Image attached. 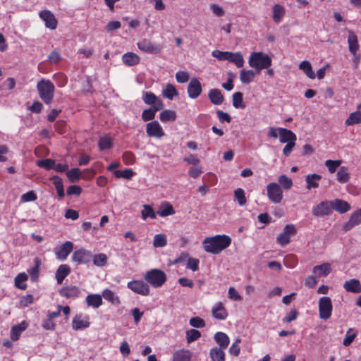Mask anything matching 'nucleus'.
Instances as JSON below:
<instances>
[{"label": "nucleus", "mask_w": 361, "mask_h": 361, "mask_svg": "<svg viewBox=\"0 0 361 361\" xmlns=\"http://www.w3.org/2000/svg\"><path fill=\"white\" fill-rule=\"evenodd\" d=\"M231 244V238L226 235H216L207 237L202 242L204 250L209 253L217 255Z\"/></svg>", "instance_id": "1"}, {"label": "nucleus", "mask_w": 361, "mask_h": 361, "mask_svg": "<svg viewBox=\"0 0 361 361\" xmlns=\"http://www.w3.org/2000/svg\"><path fill=\"white\" fill-rule=\"evenodd\" d=\"M37 90L39 97L46 104H51L54 99L55 87L51 80H40L37 84Z\"/></svg>", "instance_id": "2"}, {"label": "nucleus", "mask_w": 361, "mask_h": 361, "mask_svg": "<svg viewBox=\"0 0 361 361\" xmlns=\"http://www.w3.org/2000/svg\"><path fill=\"white\" fill-rule=\"evenodd\" d=\"M248 63L252 68L261 71L269 68L272 60L270 56L263 52H252L249 57Z\"/></svg>", "instance_id": "3"}, {"label": "nucleus", "mask_w": 361, "mask_h": 361, "mask_svg": "<svg viewBox=\"0 0 361 361\" xmlns=\"http://www.w3.org/2000/svg\"><path fill=\"white\" fill-rule=\"evenodd\" d=\"M144 279L154 288L162 286L166 281V275L164 271L158 269H152L147 271Z\"/></svg>", "instance_id": "4"}, {"label": "nucleus", "mask_w": 361, "mask_h": 361, "mask_svg": "<svg viewBox=\"0 0 361 361\" xmlns=\"http://www.w3.org/2000/svg\"><path fill=\"white\" fill-rule=\"evenodd\" d=\"M319 314L322 319H329L332 314L333 305L329 297L324 296L319 300Z\"/></svg>", "instance_id": "5"}, {"label": "nucleus", "mask_w": 361, "mask_h": 361, "mask_svg": "<svg viewBox=\"0 0 361 361\" xmlns=\"http://www.w3.org/2000/svg\"><path fill=\"white\" fill-rule=\"evenodd\" d=\"M267 192L269 200L274 204L281 202L283 197L281 186L274 182L267 185Z\"/></svg>", "instance_id": "6"}, {"label": "nucleus", "mask_w": 361, "mask_h": 361, "mask_svg": "<svg viewBox=\"0 0 361 361\" xmlns=\"http://www.w3.org/2000/svg\"><path fill=\"white\" fill-rule=\"evenodd\" d=\"M127 287L135 293L142 296H147L150 293L149 285L142 280H132L128 281Z\"/></svg>", "instance_id": "7"}, {"label": "nucleus", "mask_w": 361, "mask_h": 361, "mask_svg": "<svg viewBox=\"0 0 361 361\" xmlns=\"http://www.w3.org/2000/svg\"><path fill=\"white\" fill-rule=\"evenodd\" d=\"M137 45L141 51L152 54H159L163 49V46L161 44L153 43L147 39H143L140 42H137Z\"/></svg>", "instance_id": "8"}, {"label": "nucleus", "mask_w": 361, "mask_h": 361, "mask_svg": "<svg viewBox=\"0 0 361 361\" xmlns=\"http://www.w3.org/2000/svg\"><path fill=\"white\" fill-rule=\"evenodd\" d=\"M296 233V229L293 224H287L283 232L276 238L277 243L282 247L288 245L290 241V237Z\"/></svg>", "instance_id": "9"}, {"label": "nucleus", "mask_w": 361, "mask_h": 361, "mask_svg": "<svg viewBox=\"0 0 361 361\" xmlns=\"http://www.w3.org/2000/svg\"><path fill=\"white\" fill-rule=\"evenodd\" d=\"M146 133L150 137L161 138L165 133L157 121H152L146 124Z\"/></svg>", "instance_id": "10"}, {"label": "nucleus", "mask_w": 361, "mask_h": 361, "mask_svg": "<svg viewBox=\"0 0 361 361\" xmlns=\"http://www.w3.org/2000/svg\"><path fill=\"white\" fill-rule=\"evenodd\" d=\"M331 201H322L313 207L312 214L315 216H328L332 212Z\"/></svg>", "instance_id": "11"}, {"label": "nucleus", "mask_w": 361, "mask_h": 361, "mask_svg": "<svg viewBox=\"0 0 361 361\" xmlns=\"http://www.w3.org/2000/svg\"><path fill=\"white\" fill-rule=\"evenodd\" d=\"M92 255L90 251L86 250L85 249L80 248L75 250L72 255V261L77 262L78 264H88Z\"/></svg>", "instance_id": "12"}, {"label": "nucleus", "mask_w": 361, "mask_h": 361, "mask_svg": "<svg viewBox=\"0 0 361 361\" xmlns=\"http://www.w3.org/2000/svg\"><path fill=\"white\" fill-rule=\"evenodd\" d=\"M188 97L191 99L197 98L202 92L201 82L196 78L190 80L187 88Z\"/></svg>", "instance_id": "13"}, {"label": "nucleus", "mask_w": 361, "mask_h": 361, "mask_svg": "<svg viewBox=\"0 0 361 361\" xmlns=\"http://www.w3.org/2000/svg\"><path fill=\"white\" fill-rule=\"evenodd\" d=\"M73 243L71 241H66L59 247H56L54 249V253L58 259L63 261L68 257V256L73 251Z\"/></svg>", "instance_id": "14"}, {"label": "nucleus", "mask_w": 361, "mask_h": 361, "mask_svg": "<svg viewBox=\"0 0 361 361\" xmlns=\"http://www.w3.org/2000/svg\"><path fill=\"white\" fill-rule=\"evenodd\" d=\"M89 316L81 314H76L72 321V328L75 331L88 328L90 325Z\"/></svg>", "instance_id": "15"}, {"label": "nucleus", "mask_w": 361, "mask_h": 361, "mask_svg": "<svg viewBox=\"0 0 361 361\" xmlns=\"http://www.w3.org/2000/svg\"><path fill=\"white\" fill-rule=\"evenodd\" d=\"M142 99L145 104L152 106H160V109H164L163 102L155 94L152 92H144Z\"/></svg>", "instance_id": "16"}, {"label": "nucleus", "mask_w": 361, "mask_h": 361, "mask_svg": "<svg viewBox=\"0 0 361 361\" xmlns=\"http://www.w3.org/2000/svg\"><path fill=\"white\" fill-rule=\"evenodd\" d=\"M39 17L44 21L45 26L51 30H55L58 25V21L54 15L48 10L42 11L39 13Z\"/></svg>", "instance_id": "17"}, {"label": "nucleus", "mask_w": 361, "mask_h": 361, "mask_svg": "<svg viewBox=\"0 0 361 361\" xmlns=\"http://www.w3.org/2000/svg\"><path fill=\"white\" fill-rule=\"evenodd\" d=\"M80 293V290L76 286H63L59 290L60 295L66 298L74 299L78 298Z\"/></svg>", "instance_id": "18"}, {"label": "nucleus", "mask_w": 361, "mask_h": 361, "mask_svg": "<svg viewBox=\"0 0 361 361\" xmlns=\"http://www.w3.org/2000/svg\"><path fill=\"white\" fill-rule=\"evenodd\" d=\"M361 224V208L353 212L348 221L344 224L345 231H349L354 226Z\"/></svg>", "instance_id": "19"}, {"label": "nucleus", "mask_w": 361, "mask_h": 361, "mask_svg": "<svg viewBox=\"0 0 361 361\" xmlns=\"http://www.w3.org/2000/svg\"><path fill=\"white\" fill-rule=\"evenodd\" d=\"M212 316L219 320H225L228 317V312L221 302L215 304L212 310Z\"/></svg>", "instance_id": "20"}, {"label": "nucleus", "mask_w": 361, "mask_h": 361, "mask_svg": "<svg viewBox=\"0 0 361 361\" xmlns=\"http://www.w3.org/2000/svg\"><path fill=\"white\" fill-rule=\"evenodd\" d=\"M297 140L296 135L290 130L285 128H279V141L281 143H287Z\"/></svg>", "instance_id": "21"}, {"label": "nucleus", "mask_w": 361, "mask_h": 361, "mask_svg": "<svg viewBox=\"0 0 361 361\" xmlns=\"http://www.w3.org/2000/svg\"><path fill=\"white\" fill-rule=\"evenodd\" d=\"M332 210L334 209L340 214L348 212L351 207L348 202L341 199H336L331 201Z\"/></svg>", "instance_id": "22"}, {"label": "nucleus", "mask_w": 361, "mask_h": 361, "mask_svg": "<svg viewBox=\"0 0 361 361\" xmlns=\"http://www.w3.org/2000/svg\"><path fill=\"white\" fill-rule=\"evenodd\" d=\"M348 49L350 52L353 55L356 56L357 52L359 49V44L357 42V35L352 30H348Z\"/></svg>", "instance_id": "23"}, {"label": "nucleus", "mask_w": 361, "mask_h": 361, "mask_svg": "<svg viewBox=\"0 0 361 361\" xmlns=\"http://www.w3.org/2000/svg\"><path fill=\"white\" fill-rule=\"evenodd\" d=\"M343 288L350 293H360L361 292L360 282L355 279L346 281L343 284Z\"/></svg>", "instance_id": "24"}, {"label": "nucleus", "mask_w": 361, "mask_h": 361, "mask_svg": "<svg viewBox=\"0 0 361 361\" xmlns=\"http://www.w3.org/2000/svg\"><path fill=\"white\" fill-rule=\"evenodd\" d=\"M85 302L88 307L97 309L103 303L102 296L99 294H89L85 298Z\"/></svg>", "instance_id": "25"}, {"label": "nucleus", "mask_w": 361, "mask_h": 361, "mask_svg": "<svg viewBox=\"0 0 361 361\" xmlns=\"http://www.w3.org/2000/svg\"><path fill=\"white\" fill-rule=\"evenodd\" d=\"M28 326L26 322L23 321L20 324L13 326L11 330V338L12 341H16L18 340L20 334L25 331Z\"/></svg>", "instance_id": "26"}, {"label": "nucleus", "mask_w": 361, "mask_h": 361, "mask_svg": "<svg viewBox=\"0 0 361 361\" xmlns=\"http://www.w3.org/2000/svg\"><path fill=\"white\" fill-rule=\"evenodd\" d=\"M122 61L127 66H133L140 63V58L133 52H127L123 55Z\"/></svg>", "instance_id": "27"}, {"label": "nucleus", "mask_w": 361, "mask_h": 361, "mask_svg": "<svg viewBox=\"0 0 361 361\" xmlns=\"http://www.w3.org/2000/svg\"><path fill=\"white\" fill-rule=\"evenodd\" d=\"M208 97L210 102L214 105H220L223 103L224 97L219 89L214 88L209 90Z\"/></svg>", "instance_id": "28"}, {"label": "nucleus", "mask_w": 361, "mask_h": 361, "mask_svg": "<svg viewBox=\"0 0 361 361\" xmlns=\"http://www.w3.org/2000/svg\"><path fill=\"white\" fill-rule=\"evenodd\" d=\"M71 273V268L67 264H61L56 271V279L59 284H61L65 278Z\"/></svg>", "instance_id": "29"}, {"label": "nucleus", "mask_w": 361, "mask_h": 361, "mask_svg": "<svg viewBox=\"0 0 361 361\" xmlns=\"http://www.w3.org/2000/svg\"><path fill=\"white\" fill-rule=\"evenodd\" d=\"M214 338L219 345V348L226 350L228 348L230 343V339L226 334L224 332H216L214 334Z\"/></svg>", "instance_id": "30"}, {"label": "nucleus", "mask_w": 361, "mask_h": 361, "mask_svg": "<svg viewBox=\"0 0 361 361\" xmlns=\"http://www.w3.org/2000/svg\"><path fill=\"white\" fill-rule=\"evenodd\" d=\"M331 271V264L328 262L323 263L320 265L315 266L313 268V273L317 276H326Z\"/></svg>", "instance_id": "31"}, {"label": "nucleus", "mask_w": 361, "mask_h": 361, "mask_svg": "<svg viewBox=\"0 0 361 361\" xmlns=\"http://www.w3.org/2000/svg\"><path fill=\"white\" fill-rule=\"evenodd\" d=\"M322 179V176L317 173L308 174L305 178L307 183L306 188L308 190L317 188L319 187V181Z\"/></svg>", "instance_id": "32"}, {"label": "nucleus", "mask_w": 361, "mask_h": 361, "mask_svg": "<svg viewBox=\"0 0 361 361\" xmlns=\"http://www.w3.org/2000/svg\"><path fill=\"white\" fill-rule=\"evenodd\" d=\"M192 353L188 350H178L173 355V361H190Z\"/></svg>", "instance_id": "33"}, {"label": "nucleus", "mask_w": 361, "mask_h": 361, "mask_svg": "<svg viewBox=\"0 0 361 361\" xmlns=\"http://www.w3.org/2000/svg\"><path fill=\"white\" fill-rule=\"evenodd\" d=\"M102 296L107 301L111 302L113 305H119L121 303V300L119 297L116 295V293L110 289H104L102 291Z\"/></svg>", "instance_id": "34"}, {"label": "nucleus", "mask_w": 361, "mask_h": 361, "mask_svg": "<svg viewBox=\"0 0 361 361\" xmlns=\"http://www.w3.org/2000/svg\"><path fill=\"white\" fill-rule=\"evenodd\" d=\"M113 146L114 142L111 137L104 135L99 137L98 147L100 151L111 149Z\"/></svg>", "instance_id": "35"}, {"label": "nucleus", "mask_w": 361, "mask_h": 361, "mask_svg": "<svg viewBox=\"0 0 361 361\" xmlns=\"http://www.w3.org/2000/svg\"><path fill=\"white\" fill-rule=\"evenodd\" d=\"M227 61L233 63L238 68H241L244 65V59L240 52H230Z\"/></svg>", "instance_id": "36"}, {"label": "nucleus", "mask_w": 361, "mask_h": 361, "mask_svg": "<svg viewBox=\"0 0 361 361\" xmlns=\"http://www.w3.org/2000/svg\"><path fill=\"white\" fill-rule=\"evenodd\" d=\"M286 11L283 6L280 4H276L273 7V20L276 23H279L283 16H285Z\"/></svg>", "instance_id": "37"}, {"label": "nucleus", "mask_w": 361, "mask_h": 361, "mask_svg": "<svg viewBox=\"0 0 361 361\" xmlns=\"http://www.w3.org/2000/svg\"><path fill=\"white\" fill-rule=\"evenodd\" d=\"M157 214L160 216L164 217L174 214L175 210L169 202H165L160 206L159 210L157 211Z\"/></svg>", "instance_id": "38"}, {"label": "nucleus", "mask_w": 361, "mask_h": 361, "mask_svg": "<svg viewBox=\"0 0 361 361\" xmlns=\"http://www.w3.org/2000/svg\"><path fill=\"white\" fill-rule=\"evenodd\" d=\"M209 355L212 361H225L224 350L217 347L212 348L210 350Z\"/></svg>", "instance_id": "39"}, {"label": "nucleus", "mask_w": 361, "mask_h": 361, "mask_svg": "<svg viewBox=\"0 0 361 361\" xmlns=\"http://www.w3.org/2000/svg\"><path fill=\"white\" fill-rule=\"evenodd\" d=\"M161 109L160 106H152L149 109H145L142 113V119L144 121H152L154 118L156 113Z\"/></svg>", "instance_id": "40"}, {"label": "nucleus", "mask_w": 361, "mask_h": 361, "mask_svg": "<svg viewBox=\"0 0 361 361\" xmlns=\"http://www.w3.org/2000/svg\"><path fill=\"white\" fill-rule=\"evenodd\" d=\"M41 265V260L39 258L35 259V266L28 270L32 281H37L39 279V267Z\"/></svg>", "instance_id": "41"}, {"label": "nucleus", "mask_w": 361, "mask_h": 361, "mask_svg": "<svg viewBox=\"0 0 361 361\" xmlns=\"http://www.w3.org/2000/svg\"><path fill=\"white\" fill-rule=\"evenodd\" d=\"M255 77L252 70H242L240 73V80L243 84H249Z\"/></svg>", "instance_id": "42"}, {"label": "nucleus", "mask_w": 361, "mask_h": 361, "mask_svg": "<svg viewBox=\"0 0 361 361\" xmlns=\"http://www.w3.org/2000/svg\"><path fill=\"white\" fill-rule=\"evenodd\" d=\"M51 180H53V183L55 185L59 197L63 198L65 196V192L62 179L58 176H54L51 178Z\"/></svg>", "instance_id": "43"}, {"label": "nucleus", "mask_w": 361, "mask_h": 361, "mask_svg": "<svg viewBox=\"0 0 361 361\" xmlns=\"http://www.w3.org/2000/svg\"><path fill=\"white\" fill-rule=\"evenodd\" d=\"M162 95L169 99H173L174 97L178 95V92L173 85L168 83L162 90Z\"/></svg>", "instance_id": "44"}, {"label": "nucleus", "mask_w": 361, "mask_h": 361, "mask_svg": "<svg viewBox=\"0 0 361 361\" xmlns=\"http://www.w3.org/2000/svg\"><path fill=\"white\" fill-rule=\"evenodd\" d=\"M299 68L303 71L308 78L311 79L315 78V73L312 71L311 63L308 61H302L299 65Z\"/></svg>", "instance_id": "45"}, {"label": "nucleus", "mask_w": 361, "mask_h": 361, "mask_svg": "<svg viewBox=\"0 0 361 361\" xmlns=\"http://www.w3.org/2000/svg\"><path fill=\"white\" fill-rule=\"evenodd\" d=\"M361 123V111H357L351 113L345 120V124L348 126L358 124Z\"/></svg>", "instance_id": "46"}, {"label": "nucleus", "mask_w": 361, "mask_h": 361, "mask_svg": "<svg viewBox=\"0 0 361 361\" xmlns=\"http://www.w3.org/2000/svg\"><path fill=\"white\" fill-rule=\"evenodd\" d=\"M159 118L163 123L174 121L176 119V114L174 111L166 109L161 112Z\"/></svg>", "instance_id": "47"}, {"label": "nucleus", "mask_w": 361, "mask_h": 361, "mask_svg": "<svg viewBox=\"0 0 361 361\" xmlns=\"http://www.w3.org/2000/svg\"><path fill=\"white\" fill-rule=\"evenodd\" d=\"M27 279L28 276L25 273L23 272L18 274L15 278V286L21 290H25L27 285L24 283V282L26 281Z\"/></svg>", "instance_id": "48"}, {"label": "nucleus", "mask_w": 361, "mask_h": 361, "mask_svg": "<svg viewBox=\"0 0 361 361\" xmlns=\"http://www.w3.org/2000/svg\"><path fill=\"white\" fill-rule=\"evenodd\" d=\"M279 185H281L284 190H288L293 186V180L286 175H281L278 178Z\"/></svg>", "instance_id": "49"}, {"label": "nucleus", "mask_w": 361, "mask_h": 361, "mask_svg": "<svg viewBox=\"0 0 361 361\" xmlns=\"http://www.w3.org/2000/svg\"><path fill=\"white\" fill-rule=\"evenodd\" d=\"M350 174L348 169L345 166H342L337 172V180L339 183H344L349 180Z\"/></svg>", "instance_id": "50"}, {"label": "nucleus", "mask_w": 361, "mask_h": 361, "mask_svg": "<svg viewBox=\"0 0 361 361\" xmlns=\"http://www.w3.org/2000/svg\"><path fill=\"white\" fill-rule=\"evenodd\" d=\"M114 173V176L118 178H123L127 180H130L134 176V172L131 169L117 170L115 171Z\"/></svg>", "instance_id": "51"}, {"label": "nucleus", "mask_w": 361, "mask_h": 361, "mask_svg": "<svg viewBox=\"0 0 361 361\" xmlns=\"http://www.w3.org/2000/svg\"><path fill=\"white\" fill-rule=\"evenodd\" d=\"M93 264L97 267H104L107 263V257L104 253L94 255L92 257Z\"/></svg>", "instance_id": "52"}, {"label": "nucleus", "mask_w": 361, "mask_h": 361, "mask_svg": "<svg viewBox=\"0 0 361 361\" xmlns=\"http://www.w3.org/2000/svg\"><path fill=\"white\" fill-rule=\"evenodd\" d=\"M37 165L46 170L54 169V167L55 166V160L51 159H40L37 161Z\"/></svg>", "instance_id": "53"}, {"label": "nucleus", "mask_w": 361, "mask_h": 361, "mask_svg": "<svg viewBox=\"0 0 361 361\" xmlns=\"http://www.w3.org/2000/svg\"><path fill=\"white\" fill-rule=\"evenodd\" d=\"M80 175L81 171L78 168L71 169V170L66 172V176L68 180L72 183L78 181L80 179Z\"/></svg>", "instance_id": "54"}, {"label": "nucleus", "mask_w": 361, "mask_h": 361, "mask_svg": "<svg viewBox=\"0 0 361 361\" xmlns=\"http://www.w3.org/2000/svg\"><path fill=\"white\" fill-rule=\"evenodd\" d=\"M166 236L164 234H157L154 237L153 245L155 247H162L166 245Z\"/></svg>", "instance_id": "55"}, {"label": "nucleus", "mask_w": 361, "mask_h": 361, "mask_svg": "<svg viewBox=\"0 0 361 361\" xmlns=\"http://www.w3.org/2000/svg\"><path fill=\"white\" fill-rule=\"evenodd\" d=\"M201 337V333L197 329H190L186 331V338L188 343H190Z\"/></svg>", "instance_id": "56"}, {"label": "nucleus", "mask_w": 361, "mask_h": 361, "mask_svg": "<svg viewBox=\"0 0 361 361\" xmlns=\"http://www.w3.org/2000/svg\"><path fill=\"white\" fill-rule=\"evenodd\" d=\"M143 207L144 209L142 211V217L143 219H146L148 217L151 219L156 218V214L152 206L149 204H145Z\"/></svg>", "instance_id": "57"}, {"label": "nucleus", "mask_w": 361, "mask_h": 361, "mask_svg": "<svg viewBox=\"0 0 361 361\" xmlns=\"http://www.w3.org/2000/svg\"><path fill=\"white\" fill-rule=\"evenodd\" d=\"M234 197L238 200L240 206H243L246 203V197L245 192L242 188H238L234 191Z\"/></svg>", "instance_id": "58"}, {"label": "nucleus", "mask_w": 361, "mask_h": 361, "mask_svg": "<svg viewBox=\"0 0 361 361\" xmlns=\"http://www.w3.org/2000/svg\"><path fill=\"white\" fill-rule=\"evenodd\" d=\"M243 93L240 92H235L233 94V106L236 108H244L245 105H243Z\"/></svg>", "instance_id": "59"}, {"label": "nucleus", "mask_w": 361, "mask_h": 361, "mask_svg": "<svg viewBox=\"0 0 361 361\" xmlns=\"http://www.w3.org/2000/svg\"><path fill=\"white\" fill-rule=\"evenodd\" d=\"M122 159L125 164L132 165L135 161V156L132 152L126 151L123 154Z\"/></svg>", "instance_id": "60"}, {"label": "nucleus", "mask_w": 361, "mask_h": 361, "mask_svg": "<svg viewBox=\"0 0 361 361\" xmlns=\"http://www.w3.org/2000/svg\"><path fill=\"white\" fill-rule=\"evenodd\" d=\"M341 164V160H326L325 161V166L328 168L329 171L331 173H334L337 168Z\"/></svg>", "instance_id": "61"}, {"label": "nucleus", "mask_w": 361, "mask_h": 361, "mask_svg": "<svg viewBox=\"0 0 361 361\" xmlns=\"http://www.w3.org/2000/svg\"><path fill=\"white\" fill-rule=\"evenodd\" d=\"M16 86V80L13 78H8L4 82L0 85V90H13Z\"/></svg>", "instance_id": "62"}, {"label": "nucleus", "mask_w": 361, "mask_h": 361, "mask_svg": "<svg viewBox=\"0 0 361 361\" xmlns=\"http://www.w3.org/2000/svg\"><path fill=\"white\" fill-rule=\"evenodd\" d=\"M353 329H349L347 331L346 336L343 339V344L345 346L350 345L356 337V332H353Z\"/></svg>", "instance_id": "63"}, {"label": "nucleus", "mask_w": 361, "mask_h": 361, "mask_svg": "<svg viewBox=\"0 0 361 361\" xmlns=\"http://www.w3.org/2000/svg\"><path fill=\"white\" fill-rule=\"evenodd\" d=\"M190 325L196 328H203L205 326L204 320L199 317H195L190 319Z\"/></svg>", "instance_id": "64"}]
</instances>
